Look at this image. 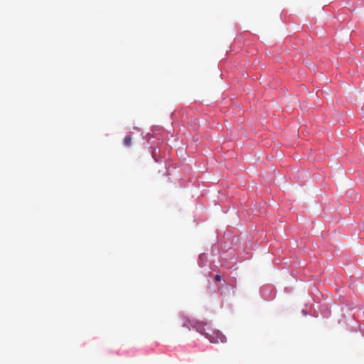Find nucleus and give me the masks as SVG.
Returning a JSON list of instances; mask_svg holds the SVG:
<instances>
[{
    "label": "nucleus",
    "mask_w": 364,
    "mask_h": 364,
    "mask_svg": "<svg viewBox=\"0 0 364 364\" xmlns=\"http://www.w3.org/2000/svg\"><path fill=\"white\" fill-rule=\"evenodd\" d=\"M197 323H204L203 322L198 321L196 320H191L188 318H183V326L186 327L189 331L190 330H196V328L193 327V325Z\"/></svg>",
    "instance_id": "f03ea898"
},
{
    "label": "nucleus",
    "mask_w": 364,
    "mask_h": 364,
    "mask_svg": "<svg viewBox=\"0 0 364 364\" xmlns=\"http://www.w3.org/2000/svg\"><path fill=\"white\" fill-rule=\"evenodd\" d=\"M222 277L220 274H217L215 277V281L220 282L221 280Z\"/></svg>",
    "instance_id": "20e7f679"
},
{
    "label": "nucleus",
    "mask_w": 364,
    "mask_h": 364,
    "mask_svg": "<svg viewBox=\"0 0 364 364\" xmlns=\"http://www.w3.org/2000/svg\"><path fill=\"white\" fill-rule=\"evenodd\" d=\"M196 331L204 335L211 343L226 342V337L218 330L214 329L210 323H197L193 325Z\"/></svg>",
    "instance_id": "f257e3e1"
},
{
    "label": "nucleus",
    "mask_w": 364,
    "mask_h": 364,
    "mask_svg": "<svg viewBox=\"0 0 364 364\" xmlns=\"http://www.w3.org/2000/svg\"><path fill=\"white\" fill-rule=\"evenodd\" d=\"M124 145L126 146H129L132 145V137L131 136H125L124 139Z\"/></svg>",
    "instance_id": "7ed1b4c3"
}]
</instances>
